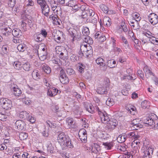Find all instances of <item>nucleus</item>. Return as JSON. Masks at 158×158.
Masks as SVG:
<instances>
[{
    "instance_id": "nucleus-64",
    "label": "nucleus",
    "mask_w": 158,
    "mask_h": 158,
    "mask_svg": "<svg viewBox=\"0 0 158 158\" xmlns=\"http://www.w3.org/2000/svg\"><path fill=\"white\" fill-rule=\"evenodd\" d=\"M81 13V14L80 15V16H81L82 18L86 19L87 18L88 15L87 11L82 12Z\"/></svg>"
},
{
    "instance_id": "nucleus-47",
    "label": "nucleus",
    "mask_w": 158,
    "mask_h": 158,
    "mask_svg": "<svg viewBox=\"0 0 158 158\" xmlns=\"http://www.w3.org/2000/svg\"><path fill=\"white\" fill-rule=\"evenodd\" d=\"M138 76L142 79L143 80L144 79V75L143 72L141 70H139L137 71Z\"/></svg>"
},
{
    "instance_id": "nucleus-34",
    "label": "nucleus",
    "mask_w": 158,
    "mask_h": 158,
    "mask_svg": "<svg viewBox=\"0 0 158 158\" xmlns=\"http://www.w3.org/2000/svg\"><path fill=\"white\" fill-rule=\"evenodd\" d=\"M89 6L87 4L80 5V12H85L89 9Z\"/></svg>"
},
{
    "instance_id": "nucleus-22",
    "label": "nucleus",
    "mask_w": 158,
    "mask_h": 158,
    "mask_svg": "<svg viewBox=\"0 0 158 158\" xmlns=\"http://www.w3.org/2000/svg\"><path fill=\"white\" fill-rule=\"evenodd\" d=\"M66 122L67 124L69 125V127L74 128L75 127V122L73 120V118H68L66 119Z\"/></svg>"
},
{
    "instance_id": "nucleus-37",
    "label": "nucleus",
    "mask_w": 158,
    "mask_h": 158,
    "mask_svg": "<svg viewBox=\"0 0 158 158\" xmlns=\"http://www.w3.org/2000/svg\"><path fill=\"white\" fill-rule=\"evenodd\" d=\"M84 41L86 43L91 44L93 43V41L92 38L89 36H87L84 38Z\"/></svg>"
},
{
    "instance_id": "nucleus-57",
    "label": "nucleus",
    "mask_w": 158,
    "mask_h": 158,
    "mask_svg": "<svg viewBox=\"0 0 158 158\" xmlns=\"http://www.w3.org/2000/svg\"><path fill=\"white\" fill-rule=\"evenodd\" d=\"M67 3H66V5L70 7H73L75 4L74 1L73 0H67L66 1Z\"/></svg>"
},
{
    "instance_id": "nucleus-38",
    "label": "nucleus",
    "mask_w": 158,
    "mask_h": 158,
    "mask_svg": "<svg viewBox=\"0 0 158 158\" xmlns=\"http://www.w3.org/2000/svg\"><path fill=\"white\" fill-rule=\"evenodd\" d=\"M106 104L108 106H110L114 104V102L113 99L108 98L106 101Z\"/></svg>"
},
{
    "instance_id": "nucleus-53",
    "label": "nucleus",
    "mask_w": 158,
    "mask_h": 158,
    "mask_svg": "<svg viewBox=\"0 0 158 158\" xmlns=\"http://www.w3.org/2000/svg\"><path fill=\"white\" fill-rule=\"evenodd\" d=\"M20 37H13V41L15 43H20L22 42V40L20 39Z\"/></svg>"
},
{
    "instance_id": "nucleus-25",
    "label": "nucleus",
    "mask_w": 158,
    "mask_h": 158,
    "mask_svg": "<svg viewBox=\"0 0 158 158\" xmlns=\"http://www.w3.org/2000/svg\"><path fill=\"white\" fill-rule=\"evenodd\" d=\"M13 89L14 94L16 96L19 97L22 94L21 91L18 86H17L16 87H14Z\"/></svg>"
},
{
    "instance_id": "nucleus-15",
    "label": "nucleus",
    "mask_w": 158,
    "mask_h": 158,
    "mask_svg": "<svg viewBox=\"0 0 158 158\" xmlns=\"http://www.w3.org/2000/svg\"><path fill=\"white\" fill-rule=\"evenodd\" d=\"M37 53L41 60L43 61L46 59L47 56V52L42 51L39 52V51L37 50Z\"/></svg>"
},
{
    "instance_id": "nucleus-45",
    "label": "nucleus",
    "mask_w": 158,
    "mask_h": 158,
    "mask_svg": "<svg viewBox=\"0 0 158 158\" xmlns=\"http://www.w3.org/2000/svg\"><path fill=\"white\" fill-rule=\"evenodd\" d=\"M82 33L83 35L85 36L88 35L89 33V30L88 28L87 27L84 28L82 30Z\"/></svg>"
},
{
    "instance_id": "nucleus-62",
    "label": "nucleus",
    "mask_w": 158,
    "mask_h": 158,
    "mask_svg": "<svg viewBox=\"0 0 158 158\" xmlns=\"http://www.w3.org/2000/svg\"><path fill=\"white\" fill-rule=\"evenodd\" d=\"M7 118V116L4 114L0 113V120L4 121Z\"/></svg>"
},
{
    "instance_id": "nucleus-7",
    "label": "nucleus",
    "mask_w": 158,
    "mask_h": 158,
    "mask_svg": "<svg viewBox=\"0 0 158 158\" xmlns=\"http://www.w3.org/2000/svg\"><path fill=\"white\" fill-rule=\"evenodd\" d=\"M143 146L144 148L145 149L144 152L151 155L153 154L154 149L153 147L151 145L149 142H144L143 143Z\"/></svg>"
},
{
    "instance_id": "nucleus-59",
    "label": "nucleus",
    "mask_w": 158,
    "mask_h": 158,
    "mask_svg": "<svg viewBox=\"0 0 158 158\" xmlns=\"http://www.w3.org/2000/svg\"><path fill=\"white\" fill-rule=\"evenodd\" d=\"M77 57L75 55L73 54L70 57V60L73 62H75L77 60Z\"/></svg>"
},
{
    "instance_id": "nucleus-27",
    "label": "nucleus",
    "mask_w": 158,
    "mask_h": 158,
    "mask_svg": "<svg viewBox=\"0 0 158 158\" xmlns=\"http://www.w3.org/2000/svg\"><path fill=\"white\" fill-rule=\"evenodd\" d=\"M34 40L37 42L41 41L43 39L42 38V36L41 34L39 33H35L34 35Z\"/></svg>"
},
{
    "instance_id": "nucleus-56",
    "label": "nucleus",
    "mask_w": 158,
    "mask_h": 158,
    "mask_svg": "<svg viewBox=\"0 0 158 158\" xmlns=\"http://www.w3.org/2000/svg\"><path fill=\"white\" fill-rule=\"evenodd\" d=\"M119 30L120 31H122V30L124 32H126L127 31V29L126 25L121 24V27H119Z\"/></svg>"
},
{
    "instance_id": "nucleus-43",
    "label": "nucleus",
    "mask_w": 158,
    "mask_h": 158,
    "mask_svg": "<svg viewBox=\"0 0 158 158\" xmlns=\"http://www.w3.org/2000/svg\"><path fill=\"white\" fill-rule=\"evenodd\" d=\"M103 145L106 147L108 149H110L113 146L114 144L112 142L109 143H103Z\"/></svg>"
},
{
    "instance_id": "nucleus-1",
    "label": "nucleus",
    "mask_w": 158,
    "mask_h": 158,
    "mask_svg": "<svg viewBox=\"0 0 158 158\" xmlns=\"http://www.w3.org/2000/svg\"><path fill=\"white\" fill-rule=\"evenodd\" d=\"M58 140L60 143L64 142L63 145L67 148H72L74 147L73 143L69 136L65 135L63 132L59 133L58 137Z\"/></svg>"
},
{
    "instance_id": "nucleus-46",
    "label": "nucleus",
    "mask_w": 158,
    "mask_h": 158,
    "mask_svg": "<svg viewBox=\"0 0 158 158\" xmlns=\"http://www.w3.org/2000/svg\"><path fill=\"white\" fill-rule=\"evenodd\" d=\"M15 0H8V6L10 7H13L15 6Z\"/></svg>"
},
{
    "instance_id": "nucleus-20",
    "label": "nucleus",
    "mask_w": 158,
    "mask_h": 158,
    "mask_svg": "<svg viewBox=\"0 0 158 158\" xmlns=\"http://www.w3.org/2000/svg\"><path fill=\"white\" fill-rule=\"evenodd\" d=\"M127 136L125 134L123 133L119 135L117 138V140L119 143H122L124 142L126 139Z\"/></svg>"
},
{
    "instance_id": "nucleus-3",
    "label": "nucleus",
    "mask_w": 158,
    "mask_h": 158,
    "mask_svg": "<svg viewBox=\"0 0 158 158\" xmlns=\"http://www.w3.org/2000/svg\"><path fill=\"white\" fill-rule=\"evenodd\" d=\"M0 103L3 109L6 110H9L12 107L11 101L6 98H3L1 99Z\"/></svg>"
},
{
    "instance_id": "nucleus-44",
    "label": "nucleus",
    "mask_w": 158,
    "mask_h": 158,
    "mask_svg": "<svg viewBox=\"0 0 158 158\" xmlns=\"http://www.w3.org/2000/svg\"><path fill=\"white\" fill-rule=\"evenodd\" d=\"M39 52L40 51H46L47 52L46 48L45 47L44 44H41L39 45L38 47V50Z\"/></svg>"
},
{
    "instance_id": "nucleus-5",
    "label": "nucleus",
    "mask_w": 158,
    "mask_h": 158,
    "mask_svg": "<svg viewBox=\"0 0 158 158\" xmlns=\"http://www.w3.org/2000/svg\"><path fill=\"white\" fill-rule=\"evenodd\" d=\"M68 32L72 38L73 41L74 40V38L76 36L79 39L81 38L80 32L78 30L75 29L73 28H70L68 30Z\"/></svg>"
},
{
    "instance_id": "nucleus-32",
    "label": "nucleus",
    "mask_w": 158,
    "mask_h": 158,
    "mask_svg": "<svg viewBox=\"0 0 158 158\" xmlns=\"http://www.w3.org/2000/svg\"><path fill=\"white\" fill-rule=\"evenodd\" d=\"M103 23L105 26L108 27L110 25V19L108 17H105L103 19Z\"/></svg>"
},
{
    "instance_id": "nucleus-42",
    "label": "nucleus",
    "mask_w": 158,
    "mask_h": 158,
    "mask_svg": "<svg viewBox=\"0 0 158 158\" xmlns=\"http://www.w3.org/2000/svg\"><path fill=\"white\" fill-rule=\"evenodd\" d=\"M22 67L24 70L28 71L30 70V65L28 62H27L23 64Z\"/></svg>"
},
{
    "instance_id": "nucleus-63",
    "label": "nucleus",
    "mask_w": 158,
    "mask_h": 158,
    "mask_svg": "<svg viewBox=\"0 0 158 158\" xmlns=\"http://www.w3.org/2000/svg\"><path fill=\"white\" fill-rule=\"evenodd\" d=\"M128 135L132 137H134L135 139H137L140 137V136L136 135L135 132L134 131H133L129 133L128 134Z\"/></svg>"
},
{
    "instance_id": "nucleus-51",
    "label": "nucleus",
    "mask_w": 158,
    "mask_h": 158,
    "mask_svg": "<svg viewBox=\"0 0 158 158\" xmlns=\"http://www.w3.org/2000/svg\"><path fill=\"white\" fill-rule=\"evenodd\" d=\"M87 13H89V15L90 17H93L96 15L95 12L92 9H89H89L87 11Z\"/></svg>"
},
{
    "instance_id": "nucleus-8",
    "label": "nucleus",
    "mask_w": 158,
    "mask_h": 158,
    "mask_svg": "<svg viewBox=\"0 0 158 158\" xmlns=\"http://www.w3.org/2000/svg\"><path fill=\"white\" fill-rule=\"evenodd\" d=\"M149 20L153 25L156 24L158 23V16L154 13H152L148 16Z\"/></svg>"
},
{
    "instance_id": "nucleus-48",
    "label": "nucleus",
    "mask_w": 158,
    "mask_h": 158,
    "mask_svg": "<svg viewBox=\"0 0 158 158\" xmlns=\"http://www.w3.org/2000/svg\"><path fill=\"white\" fill-rule=\"evenodd\" d=\"M132 16L133 18L136 19V20L138 22L140 20V18H139V14L137 12L133 13L132 14Z\"/></svg>"
},
{
    "instance_id": "nucleus-52",
    "label": "nucleus",
    "mask_w": 158,
    "mask_h": 158,
    "mask_svg": "<svg viewBox=\"0 0 158 158\" xmlns=\"http://www.w3.org/2000/svg\"><path fill=\"white\" fill-rule=\"evenodd\" d=\"M50 5L51 7H56L58 6V4L56 1L54 0H50Z\"/></svg>"
},
{
    "instance_id": "nucleus-6",
    "label": "nucleus",
    "mask_w": 158,
    "mask_h": 158,
    "mask_svg": "<svg viewBox=\"0 0 158 158\" xmlns=\"http://www.w3.org/2000/svg\"><path fill=\"white\" fill-rule=\"evenodd\" d=\"M141 120L139 118H136L133 119L132 121L131 128V130H138L143 127V126L139 123V122Z\"/></svg>"
},
{
    "instance_id": "nucleus-41",
    "label": "nucleus",
    "mask_w": 158,
    "mask_h": 158,
    "mask_svg": "<svg viewBox=\"0 0 158 158\" xmlns=\"http://www.w3.org/2000/svg\"><path fill=\"white\" fill-rule=\"evenodd\" d=\"M84 52V53L85 55L86 56L87 58H89L93 54V50H90L88 51L84 50L83 51Z\"/></svg>"
},
{
    "instance_id": "nucleus-17",
    "label": "nucleus",
    "mask_w": 158,
    "mask_h": 158,
    "mask_svg": "<svg viewBox=\"0 0 158 158\" xmlns=\"http://www.w3.org/2000/svg\"><path fill=\"white\" fill-rule=\"evenodd\" d=\"M99 7L101 10H102L104 13L108 14H110L111 13V11L109 10L108 7L106 5L102 4L99 5Z\"/></svg>"
},
{
    "instance_id": "nucleus-49",
    "label": "nucleus",
    "mask_w": 158,
    "mask_h": 158,
    "mask_svg": "<svg viewBox=\"0 0 158 158\" xmlns=\"http://www.w3.org/2000/svg\"><path fill=\"white\" fill-rule=\"evenodd\" d=\"M86 110L91 113H93L94 111V108L92 105H89V106H87V107L86 108Z\"/></svg>"
},
{
    "instance_id": "nucleus-50",
    "label": "nucleus",
    "mask_w": 158,
    "mask_h": 158,
    "mask_svg": "<svg viewBox=\"0 0 158 158\" xmlns=\"http://www.w3.org/2000/svg\"><path fill=\"white\" fill-rule=\"evenodd\" d=\"M25 49V47L22 44H19L17 47V49L20 52H23Z\"/></svg>"
},
{
    "instance_id": "nucleus-60",
    "label": "nucleus",
    "mask_w": 158,
    "mask_h": 158,
    "mask_svg": "<svg viewBox=\"0 0 158 158\" xmlns=\"http://www.w3.org/2000/svg\"><path fill=\"white\" fill-rule=\"evenodd\" d=\"M149 41L152 43L155 44L157 45L158 44V40H156V38L153 36H152V38Z\"/></svg>"
},
{
    "instance_id": "nucleus-13",
    "label": "nucleus",
    "mask_w": 158,
    "mask_h": 158,
    "mask_svg": "<svg viewBox=\"0 0 158 158\" xmlns=\"http://www.w3.org/2000/svg\"><path fill=\"white\" fill-rule=\"evenodd\" d=\"M108 124L107 126L109 128L114 129L118 124V122L116 120L114 119H111Z\"/></svg>"
},
{
    "instance_id": "nucleus-2",
    "label": "nucleus",
    "mask_w": 158,
    "mask_h": 158,
    "mask_svg": "<svg viewBox=\"0 0 158 158\" xmlns=\"http://www.w3.org/2000/svg\"><path fill=\"white\" fill-rule=\"evenodd\" d=\"M97 109L102 122L104 123H107L110 120V119L109 115L105 111L103 112L101 111L98 107Z\"/></svg>"
},
{
    "instance_id": "nucleus-29",
    "label": "nucleus",
    "mask_w": 158,
    "mask_h": 158,
    "mask_svg": "<svg viewBox=\"0 0 158 158\" xmlns=\"http://www.w3.org/2000/svg\"><path fill=\"white\" fill-rule=\"evenodd\" d=\"M14 68L18 70H20L22 69V65L21 63L19 61L14 62L13 64Z\"/></svg>"
},
{
    "instance_id": "nucleus-24",
    "label": "nucleus",
    "mask_w": 158,
    "mask_h": 158,
    "mask_svg": "<svg viewBox=\"0 0 158 158\" xmlns=\"http://www.w3.org/2000/svg\"><path fill=\"white\" fill-rule=\"evenodd\" d=\"M91 150L92 152L97 153L100 150V146L97 143H94L92 145Z\"/></svg>"
},
{
    "instance_id": "nucleus-12",
    "label": "nucleus",
    "mask_w": 158,
    "mask_h": 158,
    "mask_svg": "<svg viewBox=\"0 0 158 158\" xmlns=\"http://www.w3.org/2000/svg\"><path fill=\"white\" fill-rule=\"evenodd\" d=\"M107 82V80L106 81ZM109 84L107 83V84L106 86V89L103 87H99L97 90V92L98 93L101 94H106L107 93V90L109 89Z\"/></svg>"
},
{
    "instance_id": "nucleus-21",
    "label": "nucleus",
    "mask_w": 158,
    "mask_h": 158,
    "mask_svg": "<svg viewBox=\"0 0 158 158\" xmlns=\"http://www.w3.org/2000/svg\"><path fill=\"white\" fill-rule=\"evenodd\" d=\"M32 76L33 79L36 80H38L40 78L41 76L37 70H34L32 73Z\"/></svg>"
},
{
    "instance_id": "nucleus-33",
    "label": "nucleus",
    "mask_w": 158,
    "mask_h": 158,
    "mask_svg": "<svg viewBox=\"0 0 158 158\" xmlns=\"http://www.w3.org/2000/svg\"><path fill=\"white\" fill-rule=\"evenodd\" d=\"M29 115V114L26 111H23L20 112L19 116L21 118L27 119Z\"/></svg>"
},
{
    "instance_id": "nucleus-4",
    "label": "nucleus",
    "mask_w": 158,
    "mask_h": 158,
    "mask_svg": "<svg viewBox=\"0 0 158 158\" xmlns=\"http://www.w3.org/2000/svg\"><path fill=\"white\" fill-rule=\"evenodd\" d=\"M157 117L154 114H150L148 117L143 120V123L145 124L152 126L155 124L154 120Z\"/></svg>"
},
{
    "instance_id": "nucleus-55",
    "label": "nucleus",
    "mask_w": 158,
    "mask_h": 158,
    "mask_svg": "<svg viewBox=\"0 0 158 158\" xmlns=\"http://www.w3.org/2000/svg\"><path fill=\"white\" fill-rule=\"evenodd\" d=\"M37 2L39 4L40 7L47 4V2L45 0H36Z\"/></svg>"
},
{
    "instance_id": "nucleus-31",
    "label": "nucleus",
    "mask_w": 158,
    "mask_h": 158,
    "mask_svg": "<svg viewBox=\"0 0 158 158\" xmlns=\"http://www.w3.org/2000/svg\"><path fill=\"white\" fill-rule=\"evenodd\" d=\"M60 82L63 84H67L69 82V79L67 77V76H62L61 77H59Z\"/></svg>"
},
{
    "instance_id": "nucleus-58",
    "label": "nucleus",
    "mask_w": 158,
    "mask_h": 158,
    "mask_svg": "<svg viewBox=\"0 0 158 158\" xmlns=\"http://www.w3.org/2000/svg\"><path fill=\"white\" fill-rule=\"evenodd\" d=\"M66 71L67 73L69 75H73L75 73L73 69L71 68H68L67 69Z\"/></svg>"
},
{
    "instance_id": "nucleus-40",
    "label": "nucleus",
    "mask_w": 158,
    "mask_h": 158,
    "mask_svg": "<svg viewBox=\"0 0 158 158\" xmlns=\"http://www.w3.org/2000/svg\"><path fill=\"white\" fill-rule=\"evenodd\" d=\"M28 137L27 133L25 132H22L19 135V138L21 140H24L27 139Z\"/></svg>"
},
{
    "instance_id": "nucleus-10",
    "label": "nucleus",
    "mask_w": 158,
    "mask_h": 158,
    "mask_svg": "<svg viewBox=\"0 0 158 158\" xmlns=\"http://www.w3.org/2000/svg\"><path fill=\"white\" fill-rule=\"evenodd\" d=\"M73 110L76 118H78L81 115L82 111L78 105H74L73 107Z\"/></svg>"
},
{
    "instance_id": "nucleus-35",
    "label": "nucleus",
    "mask_w": 158,
    "mask_h": 158,
    "mask_svg": "<svg viewBox=\"0 0 158 158\" xmlns=\"http://www.w3.org/2000/svg\"><path fill=\"white\" fill-rule=\"evenodd\" d=\"M126 109L130 112L131 114L134 115L135 114L136 110V108L134 106H132L129 107H127Z\"/></svg>"
},
{
    "instance_id": "nucleus-9",
    "label": "nucleus",
    "mask_w": 158,
    "mask_h": 158,
    "mask_svg": "<svg viewBox=\"0 0 158 158\" xmlns=\"http://www.w3.org/2000/svg\"><path fill=\"white\" fill-rule=\"evenodd\" d=\"M42 14L45 16L48 17L49 15L50 8L49 6L46 4L41 7Z\"/></svg>"
},
{
    "instance_id": "nucleus-19",
    "label": "nucleus",
    "mask_w": 158,
    "mask_h": 158,
    "mask_svg": "<svg viewBox=\"0 0 158 158\" xmlns=\"http://www.w3.org/2000/svg\"><path fill=\"white\" fill-rule=\"evenodd\" d=\"M11 31V29L9 27L2 29L1 30L2 34L6 36H7L10 35V34Z\"/></svg>"
},
{
    "instance_id": "nucleus-11",
    "label": "nucleus",
    "mask_w": 158,
    "mask_h": 158,
    "mask_svg": "<svg viewBox=\"0 0 158 158\" xmlns=\"http://www.w3.org/2000/svg\"><path fill=\"white\" fill-rule=\"evenodd\" d=\"M15 124L17 129L19 130H24L26 127L25 122L22 120H17Z\"/></svg>"
},
{
    "instance_id": "nucleus-54",
    "label": "nucleus",
    "mask_w": 158,
    "mask_h": 158,
    "mask_svg": "<svg viewBox=\"0 0 158 158\" xmlns=\"http://www.w3.org/2000/svg\"><path fill=\"white\" fill-rule=\"evenodd\" d=\"M27 119L31 123H34L35 121V117L32 116L31 115H30L29 114V115Z\"/></svg>"
},
{
    "instance_id": "nucleus-14",
    "label": "nucleus",
    "mask_w": 158,
    "mask_h": 158,
    "mask_svg": "<svg viewBox=\"0 0 158 158\" xmlns=\"http://www.w3.org/2000/svg\"><path fill=\"white\" fill-rule=\"evenodd\" d=\"M79 136L80 139L82 142L85 143L86 142L87 135L86 131L85 129L83 130V131L82 133L79 134Z\"/></svg>"
},
{
    "instance_id": "nucleus-36",
    "label": "nucleus",
    "mask_w": 158,
    "mask_h": 158,
    "mask_svg": "<svg viewBox=\"0 0 158 158\" xmlns=\"http://www.w3.org/2000/svg\"><path fill=\"white\" fill-rule=\"evenodd\" d=\"M116 64V62L113 60H110L108 61L107 66L110 68L115 67V64Z\"/></svg>"
},
{
    "instance_id": "nucleus-28",
    "label": "nucleus",
    "mask_w": 158,
    "mask_h": 158,
    "mask_svg": "<svg viewBox=\"0 0 158 158\" xmlns=\"http://www.w3.org/2000/svg\"><path fill=\"white\" fill-rule=\"evenodd\" d=\"M97 64L100 65V66H105L106 64L104 63V60L101 57H99L95 60Z\"/></svg>"
},
{
    "instance_id": "nucleus-18",
    "label": "nucleus",
    "mask_w": 158,
    "mask_h": 158,
    "mask_svg": "<svg viewBox=\"0 0 158 158\" xmlns=\"http://www.w3.org/2000/svg\"><path fill=\"white\" fill-rule=\"evenodd\" d=\"M14 37H20L22 36V32L19 29H14L11 31Z\"/></svg>"
},
{
    "instance_id": "nucleus-23",
    "label": "nucleus",
    "mask_w": 158,
    "mask_h": 158,
    "mask_svg": "<svg viewBox=\"0 0 158 158\" xmlns=\"http://www.w3.org/2000/svg\"><path fill=\"white\" fill-rule=\"evenodd\" d=\"M67 51L66 49H64L63 51H60L59 57L61 59L64 60L67 59L68 54H67Z\"/></svg>"
},
{
    "instance_id": "nucleus-16",
    "label": "nucleus",
    "mask_w": 158,
    "mask_h": 158,
    "mask_svg": "<svg viewBox=\"0 0 158 158\" xmlns=\"http://www.w3.org/2000/svg\"><path fill=\"white\" fill-rule=\"evenodd\" d=\"M98 16L97 14L94 15V16L90 17L89 18H88L86 19V22L87 23H92L94 25L96 26V24L97 23V19Z\"/></svg>"
},
{
    "instance_id": "nucleus-61",
    "label": "nucleus",
    "mask_w": 158,
    "mask_h": 158,
    "mask_svg": "<svg viewBox=\"0 0 158 158\" xmlns=\"http://www.w3.org/2000/svg\"><path fill=\"white\" fill-rule=\"evenodd\" d=\"M80 4H76V5L75 4L72 7V8L74 10H75V11H80Z\"/></svg>"
},
{
    "instance_id": "nucleus-30",
    "label": "nucleus",
    "mask_w": 158,
    "mask_h": 158,
    "mask_svg": "<svg viewBox=\"0 0 158 158\" xmlns=\"http://www.w3.org/2000/svg\"><path fill=\"white\" fill-rule=\"evenodd\" d=\"M41 68L46 73L49 74L51 72V68L46 64H42L41 65Z\"/></svg>"
},
{
    "instance_id": "nucleus-26",
    "label": "nucleus",
    "mask_w": 158,
    "mask_h": 158,
    "mask_svg": "<svg viewBox=\"0 0 158 158\" xmlns=\"http://www.w3.org/2000/svg\"><path fill=\"white\" fill-rule=\"evenodd\" d=\"M144 71L147 78H148L151 75L154 76L153 73L148 67H145L144 68Z\"/></svg>"
},
{
    "instance_id": "nucleus-39",
    "label": "nucleus",
    "mask_w": 158,
    "mask_h": 158,
    "mask_svg": "<svg viewBox=\"0 0 158 158\" xmlns=\"http://www.w3.org/2000/svg\"><path fill=\"white\" fill-rule=\"evenodd\" d=\"M141 106L143 109H148L149 106V102L147 100H144L141 103Z\"/></svg>"
}]
</instances>
